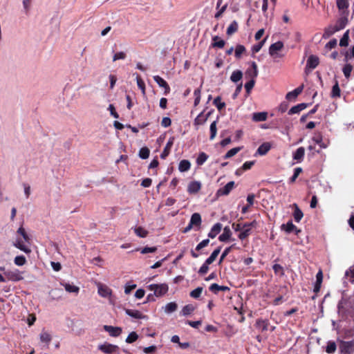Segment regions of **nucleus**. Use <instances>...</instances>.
I'll return each mask as SVG.
<instances>
[{
	"label": "nucleus",
	"mask_w": 354,
	"mask_h": 354,
	"mask_svg": "<svg viewBox=\"0 0 354 354\" xmlns=\"http://www.w3.org/2000/svg\"><path fill=\"white\" fill-rule=\"evenodd\" d=\"M257 225L256 221H253L250 223H243V231L240 232L238 237L241 240L247 239L251 234L253 228H255Z\"/></svg>",
	"instance_id": "nucleus-1"
},
{
	"label": "nucleus",
	"mask_w": 354,
	"mask_h": 354,
	"mask_svg": "<svg viewBox=\"0 0 354 354\" xmlns=\"http://www.w3.org/2000/svg\"><path fill=\"white\" fill-rule=\"evenodd\" d=\"M148 288L151 291H153L154 295L156 297H161V296L165 295L169 290V287H168L167 284H166V283L150 284L148 286Z\"/></svg>",
	"instance_id": "nucleus-2"
},
{
	"label": "nucleus",
	"mask_w": 354,
	"mask_h": 354,
	"mask_svg": "<svg viewBox=\"0 0 354 354\" xmlns=\"http://www.w3.org/2000/svg\"><path fill=\"white\" fill-rule=\"evenodd\" d=\"M283 43L281 41H278L274 44H272L269 47V54L273 58L282 57L283 55L278 53L283 48Z\"/></svg>",
	"instance_id": "nucleus-3"
},
{
	"label": "nucleus",
	"mask_w": 354,
	"mask_h": 354,
	"mask_svg": "<svg viewBox=\"0 0 354 354\" xmlns=\"http://www.w3.org/2000/svg\"><path fill=\"white\" fill-rule=\"evenodd\" d=\"M336 5L339 11L340 15H348V0H336Z\"/></svg>",
	"instance_id": "nucleus-4"
},
{
	"label": "nucleus",
	"mask_w": 354,
	"mask_h": 354,
	"mask_svg": "<svg viewBox=\"0 0 354 354\" xmlns=\"http://www.w3.org/2000/svg\"><path fill=\"white\" fill-rule=\"evenodd\" d=\"M4 274L8 280L12 281H19L24 279L18 270H7L4 272Z\"/></svg>",
	"instance_id": "nucleus-5"
},
{
	"label": "nucleus",
	"mask_w": 354,
	"mask_h": 354,
	"mask_svg": "<svg viewBox=\"0 0 354 354\" xmlns=\"http://www.w3.org/2000/svg\"><path fill=\"white\" fill-rule=\"evenodd\" d=\"M98 349L104 353L109 354L118 352L119 347L117 345L104 343V344L99 345Z\"/></svg>",
	"instance_id": "nucleus-6"
},
{
	"label": "nucleus",
	"mask_w": 354,
	"mask_h": 354,
	"mask_svg": "<svg viewBox=\"0 0 354 354\" xmlns=\"http://www.w3.org/2000/svg\"><path fill=\"white\" fill-rule=\"evenodd\" d=\"M342 354H351L354 351V345L351 342H342L339 345Z\"/></svg>",
	"instance_id": "nucleus-7"
},
{
	"label": "nucleus",
	"mask_w": 354,
	"mask_h": 354,
	"mask_svg": "<svg viewBox=\"0 0 354 354\" xmlns=\"http://www.w3.org/2000/svg\"><path fill=\"white\" fill-rule=\"evenodd\" d=\"M341 17L336 21L334 27L336 28L337 31H339L344 29L348 24V16L345 15H340Z\"/></svg>",
	"instance_id": "nucleus-8"
},
{
	"label": "nucleus",
	"mask_w": 354,
	"mask_h": 354,
	"mask_svg": "<svg viewBox=\"0 0 354 354\" xmlns=\"http://www.w3.org/2000/svg\"><path fill=\"white\" fill-rule=\"evenodd\" d=\"M234 182L230 181L227 183L223 187L220 188L218 189L216 194L218 196H226L230 194V192L232 190V189L234 187Z\"/></svg>",
	"instance_id": "nucleus-9"
},
{
	"label": "nucleus",
	"mask_w": 354,
	"mask_h": 354,
	"mask_svg": "<svg viewBox=\"0 0 354 354\" xmlns=\"http://www.w3.org/2000/svg\"><path fill=\"white\" fill-rule=\"evenodd\" d=\"M201 183L199 181H192L187 187V192L190 194H197L201 189Z\"/></svg>",
	"instance_id": "nucleus-10"
},
{
	"label": "nucleus",
	"mask_w": 354,
	"mask_h": 354,
	"mask_svg": "<svg viewBox=\"0 0 354 354\" xmlns=\"http://www.w3.org/2000/svg\"><path fill=\"white\" fill-rule=\"evenodd\" d=\"M319 64V59L317 56L311 55L308 57L306 62V68L315 69Z\"/></svg>",
	"instance_id": "nucleus-11"
},
{
	"label": "nucleus",
	"mask_w": 354,
	"mask_h": 354,
	"mask_svg": "<svg viewBox=\"0 0 354 354\" xmlns=\"http://www.w3.org/2000/svg\"><path fill=\"white\" fill-rule=\"evenodd\" d=\"M154 81L158 84L159 86L165 88V95H167L170 92V87L167 82L159 75L153 76Z\"/></svg>",
	"instance_id": "nucleus-12"
},
{
	"label": "nucleus",
	"mask_w": 354,
	"mask_h": 354,
	"mask_svg": "<svg viewBox=\"0 0 354 354\" xmlns=\"http://www.w3.org/2000/svg\"><path fill=\"white\" fill-rule=\"evenodd\" d=\"M104 329L112 337H118L122 333V328L120 327L104 325Z\"/></svg>",
	"instance_id": "nucleus-13"
},
{
	"label": "nucleus",
	"mask_w": 354,
	"mask_h": 354,
	"mask_svg": "<svg viewBox=\"0 0 354 354\" xmlns=\"http://www.w3.org/2000/svg\"><path fill=\"white\" fill-rule=\"evenodd\" d=\"M174 137H171L169 140L167 141L162 152L160 154V158L162 159H165L169 154L170 153V151H171V149L174 145Z\"/></svg>",
	"instance_id": "nucleus-14"
},
{
	"label": "nucleus",
	"mask_w": 354,
	"mask_h": 354,
	"mask_svg": "<svg viewBox=\"0 0 354 354\" xmlns=\"http://www.w3.org/2000/svg\"><path fill=\"white\" fill-rule=\"evenodd\" d=\"M323 281V272L322 270H319L316 274V282L314 286L313 292L318 293L320 291L321 286Z\"/></svg>",
	"instance_id": "nucleus-15"
},
{
	"label": "nucleus",
	"mask_w": 354,
	"mask_h": 354,
	"mask_svg": "<svg viewBox=\"0 0 354 354\" xmlns=\"http://www.w3.org/2000/svg\"><path fill=\"white\" fill-rule=\"evenodd\" d=\"M281 228L288 234L295 232V234L297 235L301 232V230L297 229V227L292 223V221H288L286 225L283 224L281 225Z\"/></svg>",
	"instance_id": "nucleus-16"
},
{
	"label": "nucleus",
	"mask_w": 354,
	"mask_h": 354,
	"mask_svg": "<svg viewBox=\"0 0 354 354\" xmlns=\"http://www.w3.org/2000/svg\"><path fill=\"white\" fill-rule=\"evenodd\" d=\"M125 313L129 316L138 319H142L147 317L146 315H144L140 311L138 310L125 309Z\"/></svg>",
	"instance_id": "nucleus-17"
},
{
	"label": "nucleus",
	"mask_w": 354,
	"mask_h": 354,
	"mask_svg": "<svg viewBox=\"0 0 354 354\" xmlns=\"http://www.w3.org/2000/svg\"><path fill=\"white\" fill-rule=\"evenodd\" d=\"M270 323L268 319H258L256 321L255 326L261 332H264L268 330V326Z\"/></svg>",
	"instance_id": "nucleus-18"
},
{
	"label": "nucleus",
	"mask_w": 354,
	"mask_h": 354,
	"mask_svg": "<svg viewBox=\"0 0 354 354\" xmlns=\"http://www.w3.org/2000/svg\"><path fill=\"white\" fill-rule=\"evenodd\" d=\"M222 227V224L220 223L214 224L208 233V237L211 239L215 238L221 232Z\"/></svg>",
	"instance_id": "nucleus-19"
},
{
	"label": "nucleus",
	"mask_w": 354,
	"mask_h": 354,
	"mask_svg": "<svg viewBox=\"0 0 354 354\" xmlns=\"http://www.w3.org/2000/svg\"><path fill=\"white\" fill-rule=\"evenodd\" d=\"M271 149V145L270 142H263L261 145L257 150L256 155L264 156L266 155Z\"/></svg>",
	"instance_id": "nucleus-20"
},
{
	"label": "nucleus",
	"mask_w": 354,
	"mask_h": 354,
	"mask_svg": "<svg viewBox=\"0 0 354 354\" xmlns=\"http://www.w3.org/2000/svg\"><path fill=\"white\" fill-rule=\"evenodd\" d=\"M209 115H210V113H208L205 115L203 113V112H201L195 118L194 124L195 126H198V125H202V124H205V122L207 121V120L208 119Z\"/></svg>",
	"instance_id": "nucleus-21"
},
{
	"label": "nucleus",
	"mask_w": 354,
	"mask_h": 354,
	"mask_svg": "<svg viewBox=\"0 0 354 354\" xmlns=\"http://www.w3.org/2000/svg\"><path fill=\"white\" fill-rule=\"evenodd\" d=\"M304 89V85H301L299 87L296 88L293 91L288 92L286 95V98L288 100H291L292 99L296 98L303 91Z\"/></svg>",
	"instance_id": "nucleus-22"
},
{
	"label": "nucleus",
	"mask_w": 354,
	"mask_h": 354,
	"mask_svg": "<svg viewBox=\"0 0 354 354\" xmlns=\"http://www.w3.org/2000/svg\"><path fill=\"white\" fill-rule=\"evenodd\" d=\"M252 68H248L246 71V75H249L252 79H254L258 76V67L257 64L254 62L251 63Z\"/></svg>",
	"instance_id": "nucleus-23"
},
{
	"label": "nucleus",
	"mask_w": 354,
	"mask_h": 354,
	"mask_svg": "<svg viewBox=\"0 0 354 354\" xmlns=\"http://www.w3.org/2000/svg\"><path fill=\"white\" fill-rule=\"evenodd\" d=\"M294 208L293 216L296 222L299 223L304 216L302 211L299 209V206L296 203L292 204Z\"/></svg>",
	"instance_id": "nucleus-24"
},
{
	"label": "nucleus",
	"mask_w": 354,
	"mask_h": 354,
	"mask_svg": "<svg viewBox=\"0 0 354 354\" xmlns=\"http://www.w3.org/2000/svg\"><path fill=\"white\" fill-rule=\"evenodd\" d=\"M225 44V41L221 39L218 36H214L212 37V42L211 44L212 48H223Z\"/></svg>",
	"instance_id": "nucleus-25"
},
{
	"label": "nucleus",
	"mask_w": 354,
	"mask_h": 354,
	"mask_svg": "<svg viewBox=\"0 0 354 354\" xmlns=\"http://www.w3.org/2000/svg\"><path fill=\"white\" fill-rule=\"evenodd\" d=\"M232 235V232L228 226L223 228V232L218 236V240L221 242L228 241Z\"/></svg>",
	"instance_id": "nucleus-26"
},
{
	"label": "nucleus",
	"mask_w": 354,
	"mask_h": 354,
	"mask_svg": "<svg viewBox=\"0 0 354 354\" xmlns=\"http://www.w3.org/2000/svg\"><path fill=\"white\" fill-rule=\"evenodd\" d=\"M268 118L267 112H257L252 115V120L254 122H263Z\"/></svg>",
	"instance_id": "nucleus-27"
},
{
	"label": "nucleus",
	"mask_w": 354,
	"mask_h": 354,
	"mask_svg": "<svg viewBox=\"0 0 354 354\" xmlns=\"http://www.w3.org/2000/svg\"><path fill=\"white\" fill-rule=\"evenodd\" d=\"M209 290L214 292V294H217L218 291H226L229 290L230 288L227 286H220L217 283H212L209 288Z\"/></svg>",
	"instance_id": "nucleus-28"
},
{
	"label": "nucleus",
	"mask_w": 354,
	"mask_h": 354,
	"mask_svg": "<svg viewBox=\"0 0 354 354\" xmlns=\"http://www.w3.org/2000/svg\"><path fill=\"white\" fill-rule=\"evenodd\" d=\"M305 154V149L303 147H299L293 153V159L297 162H301Z\"/></svg>",
	"instance_id": "nucleus-29"
},
{
	"label": "nucleus",
	"mask_w": 354,
	"mask_h": 354,
	"mask_svg": "<svg viewBox=\"0 0 354 354\" xmlns=\"http://www.w3.org/2000/svg\"><path fill=\"white\" fill-rule=\"evenodd\" d=\"M246 53V48L243 45L238 44L234 49V55L236 59H239L242 57L243 55Z\"/></svg>",
	"instance_id": "nucleus-30"
},
{
	"label": "nucleus",
	"mask_w": 354,
	"mask_h": 354,
	"mask_svg": "<svg viewBox=\"0 0 354 354\" xmlns=\"http://www.w3.org/2000/svg\"><path fill=\"white\" fill-rule=\"evenodd\" d=\"M307 107V104L306 103H301L296 106H292L288 111L289 115H292L295 113H299L300 111L304 110Z\"/></svg>",
	"instance_id": "nucleus-31"
},
{
	"label": "nucleus",
	"mask_w": 354,
	"mask_h": 354,
	"mask_svg": "<svg viewBox=\"0 0 354 354\" xmlns=\"http://www.w3.org/2000/svg\"><path fill=\"white\" fill-rule=\"evenodd\" d=\"M189 223L193 226L199 227L201 224V216L198 213H194L189 221Z\"/></svg>",
	"instance_id": "nucleus-32"
},
{
	"label": "nucleus",
	"mask_w": 354,
	"mask_h": 354,
	"mask_svg": "<svg viewBox=\"0 0 354 354\" xmlns=\"http://www.w3.org/2000/svg\"><path fill=\"white\" fill-rule=\"evenodd\" d=\"M336 32H337V30L334 27V26H328V27L325 28L322 35V38L328 39L333 34H335Z\"/></svg>",
	"instance_id": "nucleus-33"
},
{
	"label": "nucleus",
	"mask_w": 354,
	"mask_h": 354,
	"mask_svg": "<svg viewBox=\"0 0 354 354\" xmlns=\"http://www.w3.org/2000/svg\"><path fill=\"white\" fill-rule=\"evenodd\" d=\"M191 163L188 160H182L179 162L178 169L180 172L187 171L190 169Z\"/></svg>",
	"instance_id": "nucleus-34"
},
{
	"label": "nucleus",
	"mask_w": 354,
	"mask_h": 354,
	"mask_svg": "<svg viewBox=\"0 0 354 354\" xmlns=\"http://www.w3.org/2000/svg\"><path fill=\"white\" fill-rule=\"evenodd\" d=\"M98 293L103 297H106L111 294V290L106 286L100 285L98 287Z\"/></svg>",
	"instance_id": "nucleus-35"
},
{
	"label": "nucleus",
	"mask_w": 354,
	"mask_h": 354,
	"mask_svg": "<svg viewBox=\"0 0 354 354\" xmlns=\"http://www.w3.org/2000/svg\"><path fill=\"white\" fill-rule=\"evenodd\" d=\"M221 247H218L213 251L211 255L205 260L206 264H212L216 260V257L221 252Z\"/></svg>",
	"instance_id": "nucleus-36"
},
{
	"label": "nucleus",
	"mask_w": 354,
	"mask_h": 354,
	"mask_svg": "<svg viewBox=\"0 0 354 354\" xmlns=\"http://www.w3.org/2000/svg\"><path fill=\"white\" fill-rule=\"evenodd\" d=\"M243 73L240 70H236L233 71L230 76V80L233 82H238L242 79Z\"/></svg>",
	"instance_id": "nucleus-37"
},
{
	"label": "nucleus",
	"mask_w": 354,
	"mask_h": 354,
	"mask_svg": "<svg viewBox=\"0 0 354 354\" xmlns=\"http://www.w3.org/2000/svg\"><path fill=\"white\" fill-rule=\"evenodd\" d=\"M238 23L236 21H233L227 28V35H232L235 33L238 30Z\"/></svg>",
	"instance_id": "nucleus-38"
},
{
	"label": "nucleus",
	"mask_w": 354,
	"mask_h": 354,
	"mask_svg": "<svg viewBox=\"0 0 354 354\" xmlns=\"http://www.w3.org/2000/svg\"><path fill=\"white\" fill-rule=\"evenodd\" d=\"M349 41V30H347L343 35L339 41V46L342 47H346Z\"/></svg>",
	"instance_id": "nucleus-39"
},
{
	"label": "nucleus",
	"mask_w": 354,
	"mask_h": 354,
	"mask_svg": "<svg viewBox=\"0 0 354 354\" xmlns=\"http://www.w3.org/2000/svg\"><path fill=\"white\" fill-rule=\"evenodd\" d=\"M14 245H15L17 248L19 249L20 250H21V251H23V252H25V253H26V254H29V253H30V252H31V250H30L28 247L26 246V245L22 243V241H19H19H17L14 244Z\"/></svg>",
	"instance_id": "nucleus-40"
},
{
	"label": "nucleus",
	"mask_w": 354,
	"mask_h": 354,
	"mask_svg": "<svg viewBox=\"0 0 354 354\" xmlns=\"http://www.w3.org/2000/svg\"><path fill=\"white\" fill-rule=\"evenodd\" d=\"M178 305L175 302H169L165 306V312L171 313L177 310Z\"/></svg>",
	"instance_id": "nucleus-41"
},
{
	"label": "nucleus",
	"mask_w": 354,
	"mask_h": 354,
	"mask_svg": "<svg viewBox=\"0 0 354 354\" xmlns=\"http://www.w3.org/2000/svg\"><path fill=\"white\" fill-rule=\"evenodd\" d=\"M337 345L335 342L329 341L326 346V352L328 354L334 353L336 351Z\"/></svg>",
	"instance_id": "nucleus-42"
},
{
	"label": "nucleus",
	"mask_w": 354,
	"mask_h": 354,
	"mask_svg": "<svg viewBox=\"0 0 354 354\" xmlns=\"http://www.w3.org/2000/svg\"><path fill=\"white\" fill-rule=\"evenodd\" d=\"M340 93H341V91H340V88L339 86L338 82L336 81L335 84L333 85V86L332 88L331 97H339Z\"/></svg>",
	"instance_id": "nucleus-43"
},
{
	"label": "nucleus",
	"mask_w": 354,
	"mask_h": 354,
	"mask_svg": "<svg viewBox=\"0 0 354 354\" xmlns=\"http://www.w3.org/2000/svg\"><path fill=\"white\" fill-rule=\"evenodd\" d=\"M195 310V307L192 304H187L182 309V314L184 316H187L193 313Z\"/></svg>",
	"instance_id": "nucleus-44"
},
{
	"label": "nucleus",
	"mask_w": 354,
	"mask_h": 354,
	"mask_svg": "<svg viewBox=\"0 0 354 354\" xmlns=\"http://www.w3.org/2000/svg\"><path fill=\"white\" fill-rule=\"evenodd\" d=\"M216 124H217V122L216 121H214L210 124V127H209V130H210L209 139L211 140H214L216 136V133H217Z\"/></svg>",
	"instance_id": "nucleus-45"
},
{
	"label": "nucleus",
	"mask_w": 354,
	"mask_h": 354,
	"mask_svg": "<svg viewBox=\"0 0 354 354\" xmlns=\"http://www.w3.org/2000/svg\"><path fill=\"white\" fill-rule=\"evenodd\" d=\"M62 285L64 286L65 290L68 292H74L77 294L80 291L79 287L76 286L71 285L70 283H64Z\"/></svg>",
	"instance_id": "nucleus-46"
},
{
	"label": "nucleus",
	"mask_w": 354,
	"mask_h": 354,
	"mask_svg": "<svg viewBox=\"0 0 354 354\" xmlns=\"http://www.w3.org/2000/svg\"><path fill=\"white\" fill-rule=\"evenodd\" d=\"M207 158L208 156L205 152H201L196 159V164L199 166L203 165Z\"/></svg>",
	"instance_id": "nucleus-47"
},
{
	"label": "nucleus",
	"mask_w": 354,
	"mask_h": 354,
	"mask_svg": "<svg viewBox=\"0 0 354 354\" xmlns=\"http://www.w3.org/2000/svg\"><path fill=\"white\" fill-rule=\"evenodd\" d=\"M150 153V150L148 147H142L139 151V157L142 159H147L149 158Z\"/></svg>",
	"instance_id": "nucleus-48"
},
{
	"label": "nucleus",
	"mask_w": 354,
	"mask_h": 354,
	"mask_svg": "<svg viewBox=\"0 0 354 354\" xmlns=\"http://www.w3.org/2000/svg\"><path fill=\"white\" fill-rule=\"evenodd\" d=\"M213 104L216 106L218 111H221L225 107V103L221 102V97L220 96L216 97L214 100Z\"/></svg>",
	"instance_id": "nucleus-49"
},
{
	"label": "nucleus",
	"mask_w": 354,
	"mask_h": 354,
	"mask_svg": "<svg viewBox=\"0 0 354 354\" xmlns=\"http://www.w3.org/2000/svg\"><path fill=\"white\" fill-rule=\"evenodd\" d=\"M134 232L137 236L141 238H145L148 234V232L142 227H136L134 229Z\"/></svg>",
	"instance_id": "nucleus-50"
},
{
	"label": "nucleus",
	"mask_w": 354,
	"mask_h": 354,
	"mask_svg": "<svg viewBox=\"0 0 354 354\" xmlns=\"http://www.w3.org/2000/svg\"><path fill=\"white\" fill-rule=\"evenodd\" d=\"M17 233L22 236L23 239H24V241L27 243H30V239L28 234L26 233L25 229L23 227V226H21L17 230Z\"/></svg>",
	"instance_id": "nucleus-51"
},
{
	"label": "nucleus",
	"mask_w": 354,
	"mask_h": 354,
	"mask_svg": "<svg viewBox=\"0 0 354 354\" xmlns=\"http://www.w3.org/2000/svg\"><path fill=\"white\" fill-rule=\"evenodd\" d=\"M241 147H234L229 150L224 156L225 159H228L234 156H235L238 152L241 151Z\"/></svg>",
	"instance_id": "nucleus-52"
},
{
	"label": "nucleus",
	"mask_w": 354,
	"mask_h": 354,
	"mask_svg": "<svg viewBox=\"0 0 354 354\" xmlns=\"http://www.w3.org/2000/svg\"><path fill=\"white\" fill-rule=\"evenodd\" d=\"M352 70L353 66L351 64H346L344 65L342 71L346 78L348 79L350 77Z\"/></svg>",
	"instance_id": "nucleus-53"
},
{
	"label": "nucleus",
	"mask_w": 354,
	"mask_h": 354,
	"mask_svg": "<svg viewBox=\"0 0 354 354\" xmlns=\"http://www.w3.org/2000/svg\"><path fill=\"white\" fill-rule=\"evenodd\" d=\"M272 269H273L274 274H279L280 276L284 275V270H283V268L281 265L277 264V263L274 264L272 266Z\"/></svg>",
	"instance_id": "nucleus-54"
},
{
	"label": "nucleus",
	"mask_w": 354,
	"mask_h": 354,
	"mask_svg": "<svg viewBox=\"0 0 354 354\" xmlns=\"http://www.w3.org/2000/svg\"><path fill=\"white\" fill-rule=\"evenodd\" d=\"M14 262L17 266H21L26 263V259L23 255L17 256L14 259Z\"/></svg>",
	"instance_id": "nucleus-55"
},
{
	"label": "nucleus",
	"mask_w": 354,
	"mask_h": 354,
	"mask_svg": "<svg viewBox=\"0 0 354 354\" xmlns=\"http://www.w3.org/2000/svg\"><path fill=\"white\" fill-rule=\"evenodd\" d=\"M138 338V335L136 332H131L129 333L128 337L126 339V342L128 344H131L136 342Z\"/></svg>",
	"instance_id": "nucleus-56"
},
{
	"label": "nucleus",
	"mask_w": 354,
	"mask_h": 354,
	"mask_svg": "<svg viewBox=\"0 0 354 354\" xmlns=\"http://www.w3.org/2000/svg\"><path fill=\"white\" fill-rule=\"evenodd\" d=\"M346 304V300L342 299H341L337 304V310L339 314H344L346 310L344 308V305Z\"/></svg>",
	"instance_id": "nucleus-57"
},
{
	"label": "nucleus",
	"mask_w": 354,
	"mask_h": 354,
	"mask_svg": "<svg viewBox=\"0 0 354 354\" xmlns=\"http://www.w3.org/2000/svg\"><path fill=\"white\" fill-rule=\"evenodd\" d=\"M202 292H203V288L198 287L196 289H194V290L191 291L189 295H190V297H192V298L197 299L201 296Z\"/></svg>",
	"instance_id": "nucleus-58"
},
{
	"label": "nucleus",
	"mask_w": 354,
	"mask_h": 354,
	"mask_svg": "<svg viewBox=\"0 0 354 354\" xmlns=\"http://www.w3.org/2000/svg\"><path fill=\"white\" fill-rule=\"evenodd\" d=\"M138 250H140V252L142 254H147V253H153V252H155L157 251V248L156 247H145L142 249H137L136 251H138Z\"/></svg>",
	"instance_id": "nucleus-59"
},
{
	"label": "nucleus",
	"mask_w": 354,
	"mask_h": 354,
	"mask_svg": "<svg viewBox=\"0 0 354 354\" xmlns=\"http://www.w3.org/2000/svg\"><path fill=\"white\" fill-rule=\"evenodd\" d=\"M302 172V169L301 167H297L294 169V174L290 178V183H294L299 175Z\"/></svg>",
	"instance_id": "nucleus-60"
},
{
	"label": "nucleus",
	"mask_w": 354,
	"mask_h": 354,
	"mask_svg": "<svg viewBox=\"0 0 354 354\" xmlns=\"http://www.w3.org/2000/svg\"><path fill=\"white\" fill-rule=\"evenodd\" d=\"M255 84L254 79H251L249 82H246L245 84V88L248 94H249L251 90L253 88Z\"/></svg>",
	"instance_id": "nucleus-61"
},
{
	"label": "nucleus",
	"mask_w": 354,
	"mask_h": 354,
	"mask_svg": "<svg viewBox=\"0 0 354 354\" xmlns=\"http://www.w3.org/2000/svg\"><path fill=\"white\" fill-rule=\"evenodd\" d=\"M265 41L266 39H263L252 46V51L253 54L258 53L261 49L265 43Z\"/></svg>",
	"instance_id": "nucleus-62"
},
{
	"label": "nucleus",
	"mask_w": 354,
	"mask_h": 354,
	"mask_svg": "<svg viewBox=\"0 0 354 354\" xmlns=\"http://www.w3.org/2000/svg\"><path fill=\"white\" fill-rule=\"evenodd\" d=\"M41 342L48 344L51 340V336L46 332H44L40 335Z\"/></svg>",
	"instance_id": "nucleus-63"
},
{
	"label": "nucleus",
	"mask_w": 354,
	"mask_h": 354,
	"mask_svg": "<svg viewBox=\"0 0 354 354\" xmlns=\"http://www.w3.org/2000/svg\"><path fill=\"white\" fill-rule=\"evenodd\" d=\"M346 277L351 283L354 282V268H350L345 273Z\"/></svg>",
	"instance_id": "nucleus-64"
}]
</instances>
